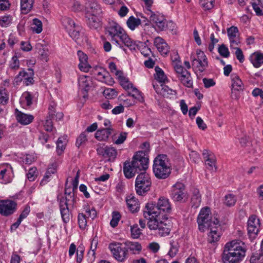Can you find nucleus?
<instances>
[{
    "label": "nucleus",
    "instance_id": "1",
    "mask_svg": "<svg viewBox=\"0 0 263 263\" xmlns=\"http://www.w3.org/2000/svg\"><path fill=\"white\" fill-rule=\"evenodd\" d=\"M145 209L146 211H144L143 215L148 220V228L156 231V233L160 236L168 235L171 231V226L168 220L167 215L172 210L168 199L161 197L156 203H147Z\"/></svg>",
    "mask_w": 263,
    "mask_h": 263
},
{
    "label": "nucleus",
    "instance_id": "2",
    "mask_svg": "<svg viewBox=\"0 0 263 263\" xmlns=\"http://www.w3.org/2000/svg\"><path fill=\"white\" fill-rule=\"evenodd\" d=\"M105 34L109 37L111 41L116 45L121 46V43L128 47L130 50H135L137 44L127 34L124 29L118 23L112 21L109 22L105 28Z\"/></svg>",
    "mask_w": 263,
    "mask_h": 263
},
{
    "label": "nucleus",
    "instance_id": "3",
    "mask_svg": "<svg viewBox=\"0 0 263 263\" xmlns=\"http://www.w3.org/2000/svg\"><path fill=\"white\" fill-rule=\"evenodd\" d=\"M247 250L246 244L240 240L228 242L224 246L222 260L223 263H240L245 257Z\"/></svg>",
    "mask_w": 263,
    "mask_h": 263
},
{
    "label": "nucleus",
    "instance_id": "4",
    "mask_svg": "<svg viewBox=\"0 0 263 263\" xmlns=\"http://www.w3.org/2000/svg\"><path fill=\"white\" fill-rule=\"evenodd\" d=\"M153 171L159 179H165L171 174L172 165L166 155L159 154L153 161Z\"/></svg>",
    "mask_w": 263,
    "mask_h": 263
},
{
    "label": "nucleus",
    "instance_id": "5",
    "mask_svg": "<svg viewBox=\"0 0 263 263\" xmlns=\"http://www.w3.org/2000/svg\"><path fill=\"white\" fill-rule=\"evenodd\" d=\"M219 220L215 216H211L210 208L209 207H204L200 210L199 214L197 217V222L198 228L200 231L204 232L207 227L213 224L215 221Z\"/></svg>",
    "mask_w": 263,
    "mask_h": 263
},
{
    "label": "nucleus",
    "instance_id": "6",
    "mask_svg": "<svg viewBox=\"0 0 263 263\" xmlns=\"http://www.w3.org/2000/svg\"><path fill=\"white\" fill-rule=\"evenodd\" d=\"M152 181L149 175L145 172L140 173L135 181V190L137 194L143 195L149 190Z\"/></svg>",
    "mask_w": 263,
    "mask_h": 263
},
{
    "label": "nucleus",
    "instance_id": "7",
    "mask_svg": "<svg viewBox=\"0 0 263 263\" xmlns=\"http://www.w3.org/2000/svg\"><path fill=\"white\" fill-rule=\"evenodd\" d=\"M191 59L192 66L200 72L204 71L208 67L207 58L204 52L197 49L195 55H192Z\"/></svg>",
    "mask_w": 263,
    "mask_h": 263
},
{
    "label": "nucleus",
    "instance_id": "8",
    "mask_svg": "<svg viewBox=\"0 0 263 263\" xmlns=\"http://www.w3.org/2000/svg\"><path fill=\"white\" fill-rule=\"evenodd\" d=\"M21 83L25 86L31 85L34 83V71L32 68H29L27 71L23 69L14 78V85H19Z\"/></svg>",
    "mask_w": 263,
    "mask_h": 263
},
{
    "label": "nucleus",
    "instance_id": "9",
    "mask_svg": "<svg viewBox=\"0 0 263 263\" xmlns=\"http://www.w3.org/2000/svg\"><path fill=\"white\" fill-rule=\"evenodd\" d=\"M109 249L114 257L119 262L125 261L128 257L126 247L120 242H114L109 245Z\"/></svg>",
    "mask_w": 263,
    "mask_h": 263
},
{
    "label": "nucleus",
    "instance_id": "10",
    "mask_svg": "<svg viewBox=\"0 0 263 263\" xmlns=\"http://www.w3.org/2000/svg\"><path fill=\"white\" fill-rule=\"evenodd\" d=\"M170 196L175 202H185L188 198V195L185 190L184 184L178 182L174 184Z\"/></svg>",
    "mask_w": 263,
    "mask_h": 263
},
{
    "label": "nucleus",
    "instance_id": "11",
    "mask_svg": "<svg viewBox=\"0 0 263 263\" xmlns=\"http://www.w3.org/2000/svg\"><path fill=\"white\" fill-rule=\"evenodd\" d=\"M138 172L145 171L148 167V159L143 151H139L133 156L131 161Z\"/></svg>",
    "mask_w": 263,
    "mask_h": 263
},
{
    "label": "nucleus",
    "instance_id": "12",
    "mask_svg": "<svg viewBox=\"0 0 263 263\" xmlns=\"http://www.w3.org/2000/svg\"><path fill=\"white\" fill-rule=\"evenodd\" d=\"M213 224L211 225L206 229L210 230L208 234V241L210 243H215L218 242L222 235V228L219 223V221H215Z\"/></svg>",
    "mask_w": 263,
    "mask_h": 263
},
{
    "label": "nucleus",
    "instance_id": "13",
    "mask_svg": "<svg viewBox=\"0 0 263 263\" xmlns=\"http://www.w3.org/2000/svg\"><path fill=\"white\" fill-rule=\"evenodd\" d=\"M260 227L259 219L254 215H251L248 220V232L250 239H254L258 234Z\"/></svg>",
    "mask_w": 263,
    "mask_h": 263
},
{
    "label": "nucleus",
    "instance_id": "14",
    "mask_svg": "<svg viewBox=\"0 0 263 263\" xmlns=\"http://www.w3.org/2000/svg\"><path fill=\"white\" fill-rule=\"evenodd\" d=\"M13 172L9 164L0 165V183L7 184L11 182L13 178Z\"/></svg>",
    "mask_w": 263,
    "mask_h": 263
},
{
    "label": "nucleus",
    "instance_id": "15",
    "mask_svg": "<svg viewBox=\"0 0 263 263\" xmlns=\"http://www.w3.org/2000/svg\"><path fill=\"white\" fill-rule=\"evenodd\" d=\"M16 205L12 200H0V214L5 216L12 214L16 210Z\"/></svg>",
    "mask_w": 263,
    "mask_h": 263
},
{
    "label": "nucleus",
    "instance_id": "16",
    "mask_svg": "<svg viewBox=\"0 0 263 263\" xmlns=\"http://www.w3.org/2000/svg\"><path fill=\"white\" fill-rule=\"evenodd\" d=\"M228 36L230 44V48H237L240 43L239 33L237 27L232 26L227 29Z\"/></svg>",
    "mask_w": 263,
    "mask_h": 263
},
{
    "label": "nucleus",
    "instance_id": "17",
    "mask_svg": "<svg viewBox=\"0 0 263 263\" xmlns=\"http://www.w3.org/2000/svg\"><path fill=\"white\" fill-rule=\"evenodd\" d=\"M97 152L108 161L113 162L117 156V150L111 146H106L97 149Z\"/></svg>",
    "mask_w": 263,
    "mask_h": 263
},
{
    "label": "nucleus",
    "instance_id": "18",
    "mask_svg": "<svg viewBox=\"0 0 263 263\" xmlns=\"http://www.w3.org/2000/svg\"><path fill=\"white\" fill-rule=\"evenodd\" d=\"M86 15H101L102 9L97 0H87L85 4Z\"/></svg>",
    "mask_w": 263,
    "mask_h": 263
},
{
    "label": "nucleus",
    "instance_id": "19",
    "mask_svg": "<svg viewBox=\"0 0 263 263\" xmlns=\"http://www.w3.org/2000/svg\"><path fill=\"white\" fill-rule=\"evenodd\" d=\"M202 155L206 168L210 171H216V159L214 154L208 150L204 149Z\"/></svg>",
    "mask_w": 263,
    "mask_h": 263
},
{
    "label": "nucleus",
    "instance_id": "20",
    "mask_svg": "<svg viewBox=\"0 0 263 263\" xmlns=\"http://www.w3.org/2000/svg\"><path fill=\"white\" fill-rule=\"evenodd\" d=\"M157 31L164 30L166 27V20L164 16L160 14H156L151 16L149 20Z\"/></svg>",
    "mask_w": 263,
    "mask_h": 263
},
{
    "label": "nucleus",
    "instance_id": "21",
    "mask_svg": "<svg viewBox=\"0 0 263 263\" xmlns=\"http://www.w3.org/2000/svg\"><path fill=\"white\" fill-rule=\"evenodd\" d=\"M95 77L97 80L108 85H112L114 83V79L104 69L100 68L96 70Z\"/></svg>",
    "mask_w": 263,
    "mask_h": 263
},
{
    "label": "nucleus",
    "instance_id": "22",
    "mask_svg": "<svg viewBox=\"0 0 263 263\" xmlns=\"http://www.w3.org/2000/svg\"><path fill=\"white\" fill-rule=\"evenodd\" d=\"M154 44L162 55H166L170 51V47L165 41L160 36L155 38Z\"/></svg>",
    "mask_w": 263,
    "mask_h": 263
},
{
    "label": "nucleus",
    "instance_id": "23",
    "mask_svg": "<svg viewBox=\"0 0 263 263\" xmlns=\"http://www.w3.org/2000/svg\"><path fill=\"white\" fill-rule=\"evenodd\" d=\"M15 117L18 123L23 125L30 124L34 119V116L30 114H25L17 109H15Z\"/></svg>",
    "mask_w": 263,
    "mask_h": 263
},
{
    "label": "nucleus",
    "instance_id": "24",
    "mask_svg": "<svg viewBox=\"0 0 263 263\" xmlns=\"http://www.w3.org/2000/svg\"><path fill=\"white\" fill-rule=\"evenodd\" d=\"M60 209L63 221L64 223L68 222L70 220V212L68 207L67 200L66 198L61 199Z\"/></svg>",
    "mask_w": 263,
    "mask_h": 263
},
{
    "label": "nucleus",
    "instance_id": "25",
    "mask_svg": "<svg viewBox=\"0 0 263 263\" xmlns=\"http://www.w3.org/2000/svg\"><path fill=\"white\" fill-rule=\"evenodd\" d=\"M231 89L232 92L240 91L243 89V83L237 73H233L231 75Z\"/></svg>",
    "mask_w": 263,
    "mask_h": 263
},
{
    "label": "nucleus",
    "instance_id": "26",
    "mask_svg": "<svg viewBox=\"0 0 263 263\" xmlns=\"http://www.w3.org/2000/svg\"><path fill=\"white\" fill-rule=\"evenodd\" d=\"M123 171L126 178H133L139 172L133 165L131 161H125L123 164Z\"/></svg>",
    "mask_w": 263,
    "mask_h": 263
},
{
    "label": "nucleus",
    "instance_id": "27",
    "mask_svg": "<svg viewBox=\"0 0 263 263\" xmlns=\"http://www.w3.org/2000/svg\"><path fill=\"white\" fill-rule=\"evenodd\" d=\"M78 84L80 88L87 92L92 85L91 78L85 75L80 76L78 78Z\"/></svg>",
    "mask_w": 263,
    "mask_h": 263
},
{
    "label": "nucleus",
    "instance_id": "28",
    "mask_svg": "<svg viewBox=\"0 0 263 263\" xmlns=\"http://www.w3.org/2000/svg\"><path fill=\"white\" fill-rule=\"evenodd\" d=\"M100 15H86L87 25L91 29H97L101 27Z\"/></svg>",
    "mask_w": 263,
    "mask_h": 263
},
{
    "label": "nucleus",
    "instance_id": "29",
    "mask_svg": "<svg viewBox=\"0 0 263 263\" xmlns=\"http://www.w3.org/2000/svg\"><path fill=\"white\" fill-rule=\"evenodd\" d=\"M249 60L255 68H259L263 64V53L256 51L249 57Z\"/></svg>",
    "mask_w": 263,
    "mask_h": 263
},
{
    "label": "nucleus",
    "instance_id": "30",
    "mask_svg": "<svg viewBox=\"0 0 263 263\" xmlns=\"http://www.w3.org/2000/svg\"><path fill=\"white\" fill-rule=\"evenodd\" d=\"M124 245L127 249V253L129 251L133 254H139L142 250V246L138 242L127 241Z\"/></svg>",
    "mask_w": 263,
    "mask_h": 263
},
{
    "label": "nucleus",
    "instance_id": "31",
    "mask_svg": "<svg viewBox=\"0 0 263 263\" xmlns=\"http://www.w3.org/2000/svg\"><path fill=\"white\" fill-rule=\"evenodd\" d=\"M126 202L129 210L133 212H137L139 211L140 206L139 201L133 195H130L126 197Z\"/></svg>",
    "mask_w": 263,
    "mask_h": 263
},
{
    "label": "nucleus",
    "instance_id": "32",
    "mask_svg": "<svg viewBox=\"0 0 263 263\" xmlns=\"http://www.w3.org/2000/svg\"><path fill=\"white\" fill-rule=\"evenodd\" d=\"M33 102V96L32 93L28 91L24 92L20 100V103L24 108H27L30 107Z\"/></svg>",
    "mask_w": 263,
    "mask_h": 263
},
{
    "label": "nucleus",
    "instance_id": "33",
    "mask_svg": "<svg viewBox=\"0 0 263 263\" xmlns=\"http://www.w3.org/2000/svg\"><path fill=\"white\" fill-rule=\"evenodd\" d=\"M30 26L31 30L34 33L39 34L43 30V23L37 18L32 19Z\"/></svg>",
    "mask_w": 263,
    "mask_h": 263
},
{
    "label": "nucleus",
    "instance_id": "34",
    "mask_svg": "<svg viewBox=\"0 0 263 263\" xmlns=\"http://www.w3.org/2000/svg\"><path fill=\"white\" fill-rule=\"evenodd\" d=\"M111 134V129L106 128L98 130L95 133V137L99 141H105Z\"/></svg>",
    "mask_w": 263,
    "mask_h": 263
},
{
    "label": "nucleus",
    "instance_id": "35",
    "mask_svg": "<svg viewBox=\"0 0 263 263\" xmlns=\"http://www.w3.org/2000/svg\"><path fill=\"white\" fill-rule=\"evenodd\" d=\"M35 0H20L21 10L22 13L27 14L32 9Z\"/></svg>",
    "mask_w": 263,
    "mask_h": 263
},
{
    "label": "nucleus",
    "instance_id": "36",
    "mask_svg": "<svg viewBox=\"0 0 263 263\" xmlns=\"http://www.w3.org/2000/svg\"><path fill=\"white\" fill-rule=\"evenodd\" d=\"M155 79L160 83H165L168 81V79L163 70L158 66L155 68Z\"/></svg>",
    "mask_w": 263,
    "mask_h": 263
},
{
    "label": "nucleus",
    "instance_id": "37",
    "mask_svg": "<svg viewBox=\"0 0 263 263\" xmlns=\"http://www.w3.org/2000/svg\"><path fill=\"white\" fill-rule=\"evenodd\" d=\"M82 213L86 214L87 218H91L93 220L97 215L96 209L92 206H90L88 203L83 205V212Z\"/></svg>",
    "mask_w": 263,
    "mask_h": 263
},
{
    "label": "nucleus",
    "instance_id": "38",
    "mask_svg": "<svg viewBox=\"0 0 263 263\" xmlns=\"http://www.w3.org/2000/svg\"><path fill=\"white\" fill-rule=\"evenodd\" d=\"M178 78L184 86L189 88L192 87L193 81L191 73L189 71H185L184 74L180 75Z\"/></svg>",
    "mask_w": 263,
    "mask_h": 263
},
{
    "label": "nucleus",
    "instance_id": "39",
    "mask_svg": "<svg viewBox=\"0 0 263 263\" xmlns=\"http://www.w3.org/2000/svg\"><path fill=\"white\" fill-rule=\"evenodd\" d=\"M201 202V196L199 191L197 189H195L191 197V205L194 208H198Z\"/></svg>",
    "mask_w": 263,
    "mask_h": 263
},
{
    "label": "nucleus",
    "instance_id": "40",
    "mask_svg": "<svg viewBox=\"0 0 263 263\" xmlns=\"http://www.w3.org/2000/svg\"><path fill=\"white\" fill-rule=\"evenodd\" d=\"M141 21L134 16H130L126 21L128 28L132 31L135 30L141 24Z\"/></svg>",
    "mask_w": 263,
    "mask_h": 263
},
{
    "label": "nucleus",
    "instance_id": "41",
    "mask_svg": "<svg viewBox=\"0 0 263 263\" xmlns=\"http://www.w3.org/2000/svg\"><path fill=\"white\" fill-rule=\"evenodd\" d=\"M251 4L257 15H263V0H252Z\"/></svg>",
    "mask_w": 263,
    "mask_h": 263
},
{
    "label": "nucleus",
    "instance_id": "42",
    "mask_svg": "<svg viewBox=\"0 0 263 263\" xmlns=\"http://www.w3.org/2000/svg\"><path fill=\"white\" fill-rule=\"evenodd\" d=\"M170 248L167 254L171 258H173L178 252L179 245L177 240H172L170 242Z\"/></svg>",
    "mask_w": 263,
    "mask_h": 263
},
{
    "label": "nucleus",
    "instance_id": "43",
    "mask_svg": "<svg viewBox=\"0 0 263 263\" xmlns=\"http://www.w3.org/2000/svg\"><path fill=\"white\" fill-rule=\"evenodd\" d=\"M126 90L128 91L129 96L140 102L143 101V98L141 92L136 87H134L133 84Z\"/></svg>",
    "mask_w": 263,
    "mask_h": 263
},
{
    "label": "nucleus",
    "instance_id": "44",
    "mask_svg": "<svg viewBox=\"0 0 263 263\" xmlns=\"http://www.w3.org/2000/svg\"><path fill=\"white\" fill-rule=\"evenodd\" d=\"M117 77L121 85L126 90L129 89V87H131V85L133 84L129 81L128 79L124 76L123 72L121 73V74H119Z\"/></svg>",
    "mask_w": 263,
    "mask_h": 263
},
{
    "label": "nucleus",
    "instance_id": "45",
    "mask_svg": "<svg viewBox=\"0 0 263 263\" xmlns=\"http://www.w3.org/2000/svg\"><path fill=\"white\" fill-rule=\"evenodd\" d=\"M78 221L80 228L82 230H84L87 226L88 218L86 214L83 213H81L78 214Z\"/></svg>",
    "mask_w": 263,
    "mask_h": 263
},
{
    "label": "nucleus",
    "instance_id": "46",
    "mask_svg": "<svg viewBox=\"0 0 263 263\" xmlns=\"http://www.w3.org/2000/svg\"><path fill=\"white\" fill-rule=\"evenodd\" d=\"M61 22L67 31L76 26L74 21L71 18L66 16L62 18Z\"/></svg>",
    "mask_w": 263,
    "mask_h": 263
},
{
    "label": "nucleus",
    "instance_id": "47",
    "mask_svg": "<svg viewBox=\"0 0 263 263\" xmlns=\"http://www.w3.org/2000/svg\"><path fill=\"white\" fill-rule=\"evenodd\" d=\"M137 44L136 49H139L140 50L141 54L144 57H148L151 53V50L149 48L145 45L143 43L140 42L135 41Z\"/></svg>",
    "mask_w": 263,
    "mask_h": 263
},
{
    "label": "nucleus",
    "instance_id": "48",
    "mask_svg": "<svg viewBox=\"0 0 263 263\" xmlns=\"http://www.w3.org/2000/svg\"><path fill=\"white\" fill-rule=\"evenodd\" d=\"M20 63L18 57L14 55L9 62V68L12 70H17L20 68Z\"/></svg>",
    "mask_w": 263,
    "mask_h": 263
},
{
    "label": "nucleus",
    "instance_id": "49",
    "mask_svg": "<svg viewBox=\"0 0 263 263\" xmlns=\"http://www.w3.org/2000/svg\"><path fill=\"white\" fill-rule=\"evenodd\" d=\"M12 22V17L10 15H5L0 16V26L2 27H8Z\"/></svg>",
    "mask_w": 263,
    "mask_h": 263
},
{
    "label": "nucleus",
    "instance_id": "50",
    "mask_svg": "<svg viewBox=\"0 0 263 263\" xmlns=\"http://www.w3.org/2000/svg\"><path fill=\"white\" fill-rule=\"evenodd\" d=\"M236 202V198L235 195L229 194L224 197V204L228 206H232L235 205Z\"/></svg>",
    "mask_w": 263,
    "mask_h": 263
},
{
    "label": "nucleus",
    "instance_id": "51",
    "mask_svg": "<svg viewBox=\"0 0 263 263\" xmlns=\"http://www.w3.org/2000/svg\"><path fill=\"white\" fill-rule=\"evenodd\" d=\"M127 133L121 132L117 138L114 137L112 139L113 143L117 145H120L124 142L127 138Z\"/></svg>",
    "mask_w": 263,
    "mask_h": 263
},
{
    "label": "nucleus",
    "instance_id": "52",
    "mask_svg": "<svg viewBox=\"0 0 263 263\" xmlns=\"http://www.w3.org/2000/svg\"><path fill=\"white\" fill-rule=\"evenodd\" d=\"M66 139L64 137H60L57 142V152L58 155H61L65 147Z\"/></svg>",
    "mask_w": 263,
    "mask_h": 263
},
{
    "label": "nucleus",
    "instance_id": "53",
    "mask_svg": "<svg viewBox=\"0 0 263 263\" xmlns=\"http://www.w3.org/2000/svg\"><path fill=\"white\" fill-rule=\"evenodd\" d=\"M121 219L120 214L117 211H114L112 213V218L110 222V224L111 227L115 228L118 224V223Z\"/></svg>",
    "mask_w": 263,
    "mask_h": 263
},
{
    "label": "nucleus",
    "instance_id": "54",
    "mask_svg": "<svg viewBox=\"0 0 263 263\" xmlns=\"http://www.w3.org/2000/svg\"><path fill=\"white\" fill-rule=\"evenodd\" d=\"M9 100V95L5 89H0V104L6 105Z\"/></svg>",
    "mask_w": 263,
    "mask_h": 263
},
{
    "label": "nucleus",
    "instance_id": "55",
    "mask_svg": "<svg viewBox=\"0 0 263 263\" xmlns=\"http://www.w3.org/2000/svg\"><path fill=\"white\" fill-rule=\"evenodd\" d=\"M130 232L132 237L134 239L139 238L142 234L141 230L137 224L130 227Z\"/></svg>",
    "mask_w": 263,
    "mask_h": 263
},
{
    "label": "nucleus",
    "instance_id": "56",
    "mask_svg": "<svg viewBox=\"0 0 263 263\" xmlns=\"http://www.w3.org/2000/svg\"><path fill=\"white\" fill-rule=\"evenodd\" d=\"M103 93L105 98L108 99L114 98L117 96V91L114 89L110 88L105 89Z\"/></svg>",
    "mask_w": 263,
    "mask_h": 263
},
{
    "label": "nucleus",
    "instance_id": "57",
    "mask_svg": "<svg viewBox=\"0 0 263 263\" xmlns=\"http://www.w3.org/2000/svg\"><path fill=\"white\" fill-rule=\"evenodd\" d=\"M218 52L219 54L223 58H228L230 56V52L229 49L224 44H222L219 46Z\"/></svg>",
    "mask_w": 263,
    "mask_h": 263
},
{
    "label": "nucleus",
    "instance_id": "58",
    "mask_svg": "<svg viewBox=\"0 0 263 263\" xmlns=\"http://www.w3.org/2000/svg\"><path fill=\"white\" fill-rule=\"evenodd\" d=\"M53 118H49L47 116V119L45 121H43V125L44 129L47 132H51L53 129V123L52 119Z\"/></svg>",
    "mask_w": 263,
    "mask_h": 263
},
{
    "label": "nucleus",
    "instance_id": "59",
    "mask_svg": "<svg viewBox=\"0 0 263 263\" xmlns=\"http://www.w3.org/2000/svg\"><path fill=\"white\" fill-rule=\"evenodd\" d=\"M70 36L74 40H77L79 39L80 33L79 30V27H72V29L67 31Z\"/></svg>",
    "mask_w": 263,
    "mask_h": 263
},
{
    "label": "nucleus",
    "instance_id": "60",
    "mask_svg": "<svg viewBox=\"0 0 263 263\" xmlns=\"http://www.w3.org/2000/svg\"><path fill=\"white\" fill-rule=\"evenodd\" d=\"M37 175V169L35 167L30 168L26 174L28 179L30 181H34Z\"/></svg>",
    "mask_w": 263,
    "mask_h": 263
},
{
    "label": "nucleus",
    "instance_id": "61",
    "mask_svg": "<svg viewBox=\"0 0 263 263\" xmlns=\"http://www.w3.org/2000/svg\"><path fill=\"white\" fill-rule=\"evenodd\" d=\"M214 0H200L201 6L205 10L211 9L214 6Z\"/></svg>",
    "mask_w": 263,
    "mask_h": 263
},
{
    "label": "nucleus",
    "instance_id": "62",
    "mask_svg": "<svg viewBox=\"0 0 263 263\" xmlns=\"http://www.w3.org/2000/svg\"><path fill=\"white\" fill-rule=\"evenodd\" d=\"M250 263H263V255L260 253L252 255L250 259Z\"/></svg>",
    "mask_w": 263,
    "mask_h": 263
},
{
    "label": "nucleus",
    "instance_id": "63",
    "mask_svg": "<svg viewBox=\"0 0 263 263\" xmlns=\"http://www.w3.org/2000/svg\"><path fill=\"white\" fill-rule=\"evenodd\" d=\"M87 136L85 133H81L76 141V145L78 147H80L82 144L85 143L87 141Z\"/></svg>",
    "mask_w": 263,
    "mask_h": 263
},
{
    "label": "nucleus",
    "instance_id": "64",
    "mask_svg": "<svg viewBox=\"0 0 263 263\" xmlns=\"http://www.w3.org/2000/svg\"><path fill=\"white\" fill-rule=\"evenodd\" d=\"M232 49L236 50L235 54L237 59L240 63H243L245 61V58L242 50L239 47V46H237V48H232Z\"/></svg>",
    "mask_w": 263,
    "mask_h": 263
}]
</instances>
